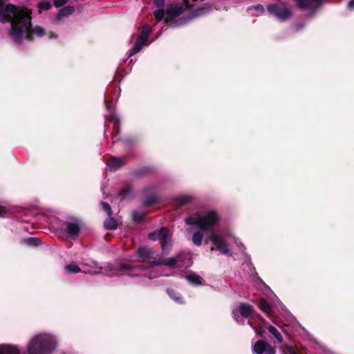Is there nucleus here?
<instances>
[{"label":"nucleus","mask_w":354,"mask_h":354,"mask_svg":"<svg viewBox=\"0 0 354 354\" xmlns=\"http://www.w3.org/2000/svg\"><path fill=\"white\" fill-rule=\"evenodd\" d=\"M182 262H183L182 255L180 254H178L176 255L169 257V258L151 261V266H156V265H158V266L164 265V266H168L171 268H178V266H180V264Z\"/></svg>","instance_id":"1a4fd4ad"},{"label":"nucleus","mask_w":354,"mask_h":354,"mask_svg":"<svg viewBox=\"0 0 354 354\" xmlns=\"http://www.w3.org/2000/svg\"><path fill=\"white\" fill-rule=\"evenodd\" d=\"M148 238L152 241H159L162 245V252L168 254L173 246L171 234L167 227L160 228L148 235Z\"/></svg>","instance_id":"39448f33"},{"label":"nucleus","mask_w":354,"mask_h":354,"mask_svg":"<svg viewBox=\"0 0 354 354\" xmlns=\"http://www.w3.org/2000/svg\"><path fill=\"white\" fill-rule=\"evenodd\" d=\"M252 350L255 354H275L274 348L263 340L257 341Z\"/></svg>","instance_id":"9b49d317"},{"label":"nucleus","mask_w":354,"mask_h":354,"mask_svg":"<svg viewBox=\"0 0 354 354\" xmlns=\"http://www.w3.org/2000/svg\"><path fill=\"white\" fill-rule=\"evenodd\" d=\"M51 3L46 1H41L38 5V8L42 10H48L51 8Z\"/></svg>","instance_id":"c85d7f7f"},{"label":"nucleus","mask_w":354,"mask_h":354,"mask_svg":"<svg viewBox=\"0 0 354 354\" xmlns=\"http://www.w3.org/2000/svg\"><path fill=\"white\" fill-rule=\"evenodd\" d=\"M348 8L350 9V10H354V0H351L348 4Z\"/></svg>","instance_id":"58836bf2"},{"label":"nucleus","mask_w":354,"mask_h":354,"mask_svg":"<svg viewBox=\"0 0 354 354\" xmlns=\"http://www.w3.org/2000/svg\"><path fill=\"white\" fill-rule=\"evenodd\" d=\"M301 10H310L313 14L322 6V0H295Z\"/></svg>","instance_id":"9d476101"},{"label":"nucleus","mask_w":354,"mask_h":354,"mask_svg":"<svg viewBox=\"0 0 354 354\" xmlns=\"http://www.w3.org/2000/svg\"><path fill=\"white\" fill-rule=\"evenodd\" d=\"M254 312V308L251 305L241 303L238 309L233 310L232 316L239 324H243L244 323L243 318H248L252 316Z\"/></svg>","instance_id":"0eeeda50"},{"label":"nucleus","mask_w":354,"mask_h":354,"mask_svg":"<svg viewBox=\"0 0 354 354\" xmlns=\"http://www.w3.org/2000/svg\"><path fill=\"white\" fill-rule=\"evenodd\" d=\"M6 6H7V5H6V6H5L4 7H3V8H0V10H3Z\"/></svg>","instance_id":"79ce46f5"},{"label":"nucleus","mask_w":354,"mask_h":354,"mask_svg":"<svg viewBox=\"0 0 354 354\" xmlns=\"http://www.w3.org/2000/svg\"><path fill=\"white\" fill-rule=\"evenodd\" d=\"M167 292L168 295H169V297L174 301H175L176 302H177L178 304L183 303V298L178 292L174 291L172 289H169V288L167 290Z\"/></svg>","instance_id":"5701e85b"},{"label":"nucleus","mask_w":354,"mask_h":354,"mask_svg":"<svg viewBox=\"0 0 354 354\" xmlns=\"http://www.w3.org/2000/svg\"><path fill=\"white\" fill-rule=\"evenodd\" d=\"M284 348L291 354H296L294 348L290 346L286 345L284 346Z\"/></svg>","instance_id":"e433bc0d"},{"label":"nucleus","mask_w":354,"mask_h":354,"mask_svg":"<svg viewBox=\"0 0 354 354\" xmlns=\"http://www.w3.org/2000/svg\"><path fill=\"white\" fill-rule=\"evenodd\" d=\"M268 330L270 333H271L277 339L279 343H281L283 342V337L279 330L273 326L269 325L267 327Z\"/></svg>","instance_id":"412c9836"},{"label":"nucleus","mask_w":354,"mask_h":354,"mask_svg":"<svg viewBox=\"0 0 354 354\" xmlns=\"http://www.w3.org/2000/svg\"><path fill=\"white\" fill-rule=\"evenodd\" d=\"M75 8L73 6H68L61 8L57 14V18L58 20L63 17H68L73 13Z\"/></svg>","instance_id":"a211bd4d"},{"label":"nucleus","mask_w":354,"mask_h":354,"mask_svg":"<svg viewBox=\"0 0 354 354\" xmlns=\"http://www.w3.org/2000/svg\"><path fill=\"white\" fill-rule=\"evenodd\" d=\"M118 225V221L116 219L111 217V216H109V217L106 218L104 223V227L110 230H114L117 229Z\"/></svg>","instance_id":"6ab92c4d"},{"label":"nucleus","mask_w":354,"mask_h":354,"mask_svg":"<svg viewBox=\"0 0 354 354\" xmlns=\"http://www.w3.org/2000/svg\"><path fill=\"white\" fill-rule=\"evenodd\" d=\"M151 32V28L147 25H145L139 36V39L135 43L133 47L128 52V57H131L138 53L145 45V42Z\"/></svg>","instance_id":"6e6552de"},{"label":"nucleus","mask_w":354,"mask_h":354,"mask_svg":"<svg viewBox=\"0 0 354 354\" xmlns=\"http://www.w3.org/2000/svg\"><path fill=\"white\" fill-rule=\"evenodd\" d=\"M57 346V339L48 333H39L30 339L26 354H53Z\"/></svg>","instance_id":"20e7f679"},{"label":"nucleus","mask_w":354,"mask_h":354,"mask_svg":"<svg viewBox=\"0 0 354 354\" xmlns=\"http://www.w3.org/2000/svg\"><path fill=\"white\" fill-rule=\"evenodd\" d=\"M255 10L256 11H257L260 14H262V13L264 12V8L261 4H257V5H255V6H250V7H249L248 8V10Z\"/></svg>","instance_id":"473e14b6"},{"label":"nucleus","mask_w":354,"mask_h":354,"mask_svg":"<svg viewBox=\"0 0 354 354\" xmlns=\"http://www.w3.org/2000/svg\"><path fill=\"white\" fill-rule=\"evenodd\" d=\"M0 354H21L19 349L15 346L0 345Z\"/></svg>","instance_id":"dca6fc26"},{"label":"nucleus","mask_w":354,"mask_h":354,"mask_svg":"<svg viewBox=\"0 0 354 354\" xmlns=\"http://www.w3.org/2000/svg\"><path fill=\"white\" fill-rule=\"evenodd\" d=\"M119 196L121 198V199H129L133 196V191L129 187L122 189L119 192Z\"/></svg>","instance_id":"b1692460"},{"label":"nucleus","mask_w":354,"mask_h":354,"mask_svg":"<svg viewBox=\"0 0 354 354\" xmlns=\"http://www.w3.org/2000/svg\"><path fill=\"white\" fill-rule=\"evenodd\" d=\"M192 198L189 196L183 195L176 196L173 198V200L178 203L180 206H184L189 203L192 201Z\"/></svg>","instance_id":"aec40b11"},{"label":"nucleus","mask_w":354,"mask_h":354,"mask_svg":"<svg viewBox=\"0 0 354 354\" xmlns=\"http://www.w3.org/2000/svg\"><path fill=\"white\" fill-rule=\"evenodd\" d=\"M187 279L192 284L200 285L201 284V278L196 274H189L187 276Z\"/></svg>","instance_id":"393cba45"},{"label":"nucleus","mask_w":354,"mask_h":354,"mask_svg":"<svg viewBox=\"0 0 354 354\" xmlns=\"http://www.w3.org/2000/svg\"><path fill=\"white\" fill-rule=\"evenodd\" d=\"M0 21H10V35L14 41L20 44L24 38L32 40V35L43 37L46 35L44 28L36 26L31 29V12L26 8L8 3L3 10H0Z\"/></svg>","instance_id":"f03ea898"},{"label":"nucleus","mask_w":354,"mask_h":354,"mask_svg":"<svg viewBox=\"0 0 354 354\" xmlns=\"http://www.w3.org/2000/svg\"><path fill=\"white\" fill-rule=\"evenodd\" d=\"M145 269H147V268H145V266H132L129 264L123 263H119L116 268L117 271L118 272H121V273H123L126 271H132L134 270H144Z\"/></svg>","instance_id":"2eb2a0df"},{"label":"nucleus","mask_w":354,"mask_h":354,"mask_svg":"<svg viewBox=\"0 0 354 354\" xmlns=\"http://www.w3.org/2000/svg\"><path fill=\"white\" fill-rule=\"evenodd\" d=\"M48 35H49V37L50 39H53V38L55 37V35L53 32H48Z\"/></svg>","instance_id":"ea45409f"},{"label":"nucleus","mask_w":354,"mask_h":354,"mask_svg":"<svg viewBox=\"0 0 354 354\" xmlns=\"http://www.w3.org/2000/svg\"><path fill=\"white\" fill-rule=\"evenodd\" d=\"M100 206H101V208H102V209L103 211L106 212V214L109 216H111L112 210H111V206L109 205V203H107L106 202H102L101 204H100Z\"/></svg>","instance_id":"c756f323"},{"label":"nucleus","mask_w":354,"mask_h":354,"mask_svg":"<svg viewBox=\"0 0 354 354\" xmlns=\"http://www.w3.org/2000/svg\"><path fill=\"white\" fill-rule=\"evenodd\" d=\"M64 270L67 274H75L81 271L80 268L75 263L66 265L64 267Z\"/></svg>","instance_id":"4be33fe9"},{"label":"nucleus","mask_w":354,"mask_h":354,"mask_svg":"<svg viewBox=\"0 0 354 354\" xmlns=\"http://www.w3.org/2000/svg\"><path fill=\"white\" fill-rule=\"evenodd\" d=\"M26 243L29 245L37 246L40 244L41 241L37 238L30 237L26 239Z\"/></svg>","instance_id":"7c9ffc66"},{"label":"nucleus","mask_w":354,"mask_h":354,"mask_svg":"<svg viewBox=\"0 0 354 354\" xmlns=\"http://www.w3.org/2000/svg\"><path fill=\"white\" fill-rule=\"evenodd\" d=\"M185 222L189 226L188 231L194 232L192 242L195 245H201L205 234H207L213 244L211 250H216L223 254L232 256L231 250L227 244L229 234L216 229L219 222V216L215 211H209L202 216L187 217Z\"/></svg>","instance_id":"f257e3e1"},{"label":"nucleus","mask_w":354,"mask_h":354,"mask_svg":"<svg viewBox=\"0 0 354 354\" xmlns=\"http://www.w3.org/2000/svg\"><path fill=\"white\" fill-rule=\"evenodd\" d=\"M68 1V0H54L53 3L56 8H60L65 5Z\"/></svg>","instance_id":"f704fd0d"},{"label":"nucleus","mask_w":354,"mask_h":354,"mask_svg":"<svg viewBox=\"0 0 354 354\" xmlns=\"http://www.w3.org/2000/svg\"><path fill=\"white\" fill-rule=\"evenodd\" d=\"M267 9L270 14L274 15L280 21L287 20L291 15V12L287 6L281 1L268 6Z\"/></svg>","instance_id":"423d86ee"},{"label":"nucleus","mask_w":354,"mask_h":354,"mask_svg":"<svg viewBox=\"0 0 354 354\" xmlns=\"http://www.w3.org/2000/svg\"><path fill=\"white\" fill-rule=\"evenodd\" d=\"M153 4L158 8V9L162 8L165 5V0H153Z\"/></svg>","instance_id":"c9c22d12"},{"label":"nucleus","mask_w":354,"mask_h":354,"mask_svg":"<svg viewBox=\"0 0 354 354\" xmlns=\"http://www.w3.org/2000/svg\"><path fill=\"white\" fill-rule=\"evenodd\" d=\"M158 203V199L155 196H151L149 197L144 203L143 205L145 207H149L151 205H153L155 203Z\"/></svg>","instance_id":"bb28decb"},{"label":"nucleus","mask_w":354,"mask_h":354,"mask_svg":"<svg viewBox=\"0 0 354 354\" xmlns=\"http://www.w3.org/2000/svg\"><path fill=\"white\" fill-rule=\"evenodd\" d=\"M160 275V272H159V270L157 269H153L147 274V277L149 279H152L158 277Z\"/></svg>","instance_id":"2f4dec72"},{"label":"nucleus","mask_w":354,"mask_h":354,"mask_svg":"<svg viewBox=\"0 0 354 354\" xmlns=\"http://www.w3.org/2000/svg\"><path fill=\"white\" fill-rule=\"evenodd\" d=\"M144 216H145V214L138 211H134L132 213V219L136 223L141 222L142 221Z\"/></svg>","instance_id":"a878e982"},{"label":"nucleus","mask_w":354,"mask_h":354,"mask_svg":"<svg viewBox=\"0 0 354 354\" xmlns=\"http://www.w3.org/2000/svg\"><path fill=\"white\" fill-rule=\"evenodd\" d=\"M225 0H218L210 4H206L201 8L195 9L191 14L186 17H181L174 20L181 15L183 12L189 6V0H183L181 3H172L167 6L166 10L163 8L158 9L153 11V16L158 22L165 19V22L171 28H177L185 25L187 22L194 18L205 15L213 9L225 10Z\"/></svg>","instance_id":"7ed1b4c3"},{"label":"nucleus","mask_w":354,"mask_h":354,"mask_svg":"<svg viewBox=\"0 0 354 354\" xmlns=\"http://www.w3.org/2000/svg\"><path fill=\"white\" fill-rule=\"evenodd\" d=\"M3 6V0H0V7H2Z\"/></svg>","instance_id":"a19ab883"},{"label":"nucleus","mask_w":354,"mask_h":354,"mask_svg":"<svg viewBox=\"0 0 354 354\" xmlns=\"http://www.w3.org/2000/svg\"><path fill=\"white\" fill-rule=\"evenodd\" d=\"M156 252L151 250L149 248H142L138 250L137 256L141 259V261H145L147 259H151L153 258Z\"/></svg>","instance_id":"4468645a"},{"label":"nucleus","mask_w":354,"mask_h":354,"mask_svg":"<svg viewBox=\"0 0 354 354\" xmlns=\"http://www.w3.org/2000/svg\"><path fill=\"white\" fill-rule=\"evenodd\" d=\"M109 121L113 124V129L116 131L117 133L119 131V125H120V118L119 117L112 111L109 106H107Z\"/></svg>","instance_id":"f3484780"},{"label":"nucleus","mask_w":354,"mask_h":354,"mask_svg":"<svg viewBox=\"0 0 354 354\" xmlns=\"http://www.w3.org/2000/svg\"><path fill=\"white\" fill-rule=\"evenodd\" d=\"M66 233L71 237H75L78 235L80 228L81 222L80 221L75 219L71 222H66Z\"/></svg>","instance_id":"f8f14e48"},{"label":"nucleus","mask_w":354,"mask_h":354,"mask_svg":"<svg viewBox=\"0 0 354 354\" xmlns=\"http://www.w3.org/2000/svg\"><path fill=\"white\" fill-rule=\"evenodd\" d=\"M125 164V161L122 158L111 157L106 162L107 167L110 171H115Z\"/></svg>","instance_id":"ddd939ff"},{"label":"nucleus","mask_w":354,"mask_h":354,"mask_svg":"<svg viewBox=\"0 0 354 354\" xmlns=\"http://www.w3.org/2000/svg\"><path fill=\"white\" fill-rule=\"evenodd\" d=\"M304 23H299V24H297L295 26V28L296 30H299L300 29H301L304 26Z\"/></svg>","instance_id":"4c0bfd02"},{"label":"nucleus","mask_w":354,"mask_h":354,"mask_svg":"<svg viewBox=\"0 0 354 354\" xmlns=\"http://www.w3.org/2000/svg\"><path fill=\"white\" fill-rule=\"evenodd\" d=\"M259 308L264 312L268 313L270 310V306L268 301L264 299H261L259 303Z\"/></svg>","instance_id":"cd10ccee"},{"label":"nucleus","mask_w":354,"mask_h":354,"mask_svg":"<svg viewBox=\"0 0 354 354\" xmlns=\"http://www.w3.org/2000/svg\"><path fill=\"white\" fill-rule=\"evenodd\" d=\"M10 211L3 206H0V218L8 217L10 215Z\"/></svg>","instance_id":"72a5a7b5"},{"label":"nucleus","mask_w":354,"mask_h":354,"mask_svg":"<svg viewBox=\"0 0 354 354\" xmlns=\"http://www.w3.org/2000/svg\"><path fill=\"white\" fill-rule=\"evenodd\" d=\"M248 324L251 325V322L250 320L248 321Z\"/></svg>","instance_id":"37998d69"}]
</instances>
